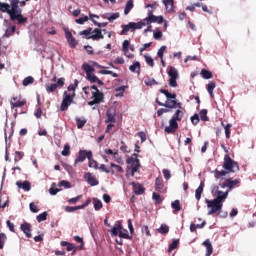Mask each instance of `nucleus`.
Masks as SVG:
<instances>
[{
	"label": "nucleus",
	"instance_id": "obj_41",
	"mask_svg": "<svg viewBox=\"0 0 256 256\" xmlns=\"http://www.w3.org/2000/svg\"><path fill=\"white\" fill-rule=\"evenodd\" d=\"M61 155H63V157H69V155H71V146L69 144L64 145Z\"/></svg>",
	"mask_w": 256,
	"mask_h": 256
},
{
	"label": "nucleus",
	"instance_id": "obj_6",
	"mask_svg": "<svg viewBox=\"0 0 256 256\" xmlns=\"http://www.w3.org/2000/svg\"><path fill=\"white\" fill-rule=\"evenodd\" d=\"M207 207L210 209L208 211V215H215V213H219L221 209H223V204L217 202V200H209L206 199Z\"/></svg>",
	"mask_w": 256,
	"mask_h": 256
},
{
	"label": "nucleus",
	"instance_id": "obj_29",
	"mask_svg": "<svg viewBox=\"0 0 256 256\" xmlns=\"http://www.w3.org/2000/svg\"><path fill=\"white\" fill-rule=\"evenodd\" d=\"M205 188V183L201 182L199 187L195 191V198L197 201L201 200V195L203 194V189Z\"/></svg>",
	"mask_w": 256,
	"mask_h": 256
},
{
	"label": "nucleus",
	"instance_id": "obj_42",
	"mask_svg": "<svg viewBox=\"0 0 256 256\" xmlns=\"http://www.w3.org/2000/svg\"><path fill=\"white\" fill-rule=\"evenodd\" d=\"M177 247H179V240L174 239L168 247V253L175 251V249H177Z\"/></svg>",
	"mask_w": 256,
	"mask_h": 256
},
{
	"label": "nucleus",
	"instance_id": "obj_18",
	"mask_svg": "<svg viewBox=\"0 0 256 256\" xmlns=\"http://www.w3.org/2000/svg\"><path fill=\"white\" fill-rule=\"evenodd\" d=\"M61 247H66V251H73L72 255H75L77 253V245L73 243H69L67 241H62L60 243Z\"/></svg>",
	"mask_w": 256,
	"mask_h": 256
},
{
	"label": "nucleus",
	"instance_id": "obj_58",
	"mask_svg": "<svg viewBox=\"0 0 256 256\" xmlns=\"http://www.w3.org/2000/svg\"><path fill=\"white\" fill-rule=\"evenodd\" d=\"M81 209L79 206H66L65 211L67 213H75V211H79Z\"/></svg>",
	"mask_w": 256,
	"mask_h": 256
},
{
	"label": "nucleus",
	"instance_id": "obj_22",
	"mask_svg": "<svg viewBox=\"0 0 256 256\" xmlns=\"http://www.w3.org/2000/svg\"><path fill=\"white\" fill-rule=\"evenodd\" d=\"M130 185H132L135 195H143V193H145L143 185L135 182H132Z\"/></svg>",
	"mask_w": 256,
	"mask_h": 256
},
{
	"label": "nucleus",
	"instance_id": "obj_25",
	"mask_svg": "<svg viewBox=\"0 0 256 256\" xmlns=\"http://www.w3.org/2000/svg\"><path fill=\"white\" fill-rule=\"evenodd\" d=\"M16 185L19 189H23L24 191H31V182L29 181H17Z\"/></svg>",
	"mask_w": 256,
	"mask_h": 256
},
{
	"label": "nucleus",
	"instance_id": "obj_9",
	"mask_svg": "<svg viewBox=\"0 0 256 256\" xmlns=\"http://www.w3.org/2000/svg\"><path fill=\"white\" fill-rule=\"evenodd\" d=\"M93 157V152L91 150H79L78 156L74 161V167H77L78 163H83L85 159H91Z\"/></svg>",
	"mask_w": 256,
	"mask_h": 256
},
{
	"label": "nucleus",
	"instance_id": "obj_8",
	"mask_svg": "<svg viewBox=\"0 0 256 256\" xmlns=\"http://www.w3.org/2000/svg\"><path fill=\"white\" fill-rule=\"evenodd\" d=\"M164 18L163 16H155L153 15V10L148 11V17L143 19L142 22L146 25H151V23H158V25H161L163 23Z\"/></svg>",
	"mask_w": 256,
	"mask_h": 256
},
{
	"label": "nucleus",
	"instance_id": "obj_21",
	"mask_svg": "<svg viewBox=\"0 0 256 256\" xmlns=\"http://www.w3.org/2000/svg\"><path fill=\"white\" fill-rule=\"evenodd\" d=\"M123 228V225H121V221H116L114 226L111 229V236L117 237L119 236V233H121V229Z\"/></svg>",
	"mask_w": 256,
	"mask_h": 256
},
{
	"label": "nucleus",
	"instance_id": "obj_38",
	"mask_svg": "<svg viewBox=\"0 0 256 256\" xmlns=\"http://www.w3.org/2000/svg\"><path fill=\"white\" fill-rule=\"evenodd\" d=\"M83 71H85L86 75H89L95 71V68H93L91 65L84 63L82 65Z\"/></svg>",
	"mask_w": 256,
	"mask_h": 256
},
{
	"label": "nucleus",
	"instance_id": "obj_13",
	"mask_svg": "<svg viewBox=\"0 0 256 256\" xmlns=\"http://www.w3.org/2000/svg\"><path fill=\"white\" fill-rule=\"evenodd\" d=\"M156 103L160 107H166L167 109H176L177 108V100H166L165 103L159 101V98H156Z\"/></svg>",
	"mask_w": 256,
	"mask_h": 256
},
{
	"label": "nucleus",
	"instance_id": "obj_23",
	"mask_svg": "<svg viewBox=\"0 0 256 256\" xmlns=\"http://www.w3.org/2000/svg\"><path fill=\"white\" fill-rule=\"evenodd\" d=\"M163 3L168 13H175V1L174 0H163Z\"/></svg>",
	"mask_w": 256,
	"mask_h": 256
},
{
	"label": "nucleus",
	"instance_id": "obj_36",
	"mask_svg": "<svg viewBox=\"0 0 256 256\" xmlns=\"http://www.w3.org/2000/svg\"><path fill=\"white\" fill-rule=\"evenodd\" d=\"M93 205L95 211H101V209H103V202L97 198H93Z\"/></svg>",
	"mask_w": 256,
	"mask_h": 256
},
{
	"label": "nucleus",
	"instance_id": "obj_39",
	"mask_svg": "<svg viewBox=\"0 0 256 256\" xmlns=\"http://www.w3.org/2000/svg\"><path fill=\"white\" fill-rule=\"evenodd\" d=\"M152 199L156 205H161V203H163V198H161V195L156 192H153Z\"/></svg>",
	"mask_w": 256,
	"mask_h": 256
},
{
	"label": "nucleus",
	"instance_id": "obj_4",
	"mask_svg": "<svg viewBox=\"0 0 256 256\" xmlns=\"http://www.w3.org/2000/svg\"><path fill=\"white\" fill-rule=\"evenodd\" d=\"M139 155L137 154H132L131 157H128L126 160L127 163V170H126V175H130L131 177H135V174L139 171V168L141 167V162H139V159L137 158Z\"/></svg>",
	"mask_w": 256,
	"mask_h": 256
},
{
	"label": "nucleus",
	"instance_id": "obj_62",
	"mask_svg": "<svg viewBox=\"0 0 256 256\" xmlns=\"http://www.w3.org/2000/svg\"><path fill=\"white\" fill-rule=\"evenodd\" d=\"M77 85H79V81L75 80L74 84H70L68 86V91H72V93H75V89H77Z\"/></svg>",
	"mask_w": 256,
	"mask_h": 256
},
{
	"label": "nucleus",
	"instance_id": "obj_54",
	"mask_svg": "<svg viewBox=\"0 0 256 256\" xmlns=\"http://www.w3.org/2000/svg\"><path fill=\"white\" fill-rule=\"evenodd\" d=\"M99 77H97L93 72H91L90 74L86 75V79L87 81H89L90 83H96L97 79Z\"/></svg>",
	"mask_w": 256,
	"mask_h": 256
},
{
	"label": "nucleus",
	"instance_id": "obj_47",
	"mask_svg": "<svg viewBox=\"0 0 256 256\" xmlns=\"http://www.w3.org/2000/svg\"><path fill=\"white\" fill-rule=\"evenodd\" d=\"M32 83H35V78H33L32 76H28L23 80L22 85L24 87H27L28 85H32Z\"/></svg>",
	"mask_w": 256,
	"mask_h": 256
},
{
	"label": "nucleus",
	"instance_id": "obj_48",
	"mask_svg": "<svg viewBox=\"0 0 256 256\" xmlns=\"http://www.w3.org/2000/svg\"><path fill=\"white\" fill-rule=\"evenodd\" d=\"M110 169H114V175L116 173H123V167H121V166H119V165H117L115 163H111L110 164Z\"/></svg>",
	"mask_w": 256,
	"mask_h": 256
},
{
	"label": "nucleus",
	"instance_id": "obj_44",
	"mask_svg": "<svg viewBox=\"0 0 256 256\" xmlns=\"http://www.w3.org/2000/svg\"><path fill=\"white\" fill-rule=\"evenodd\" d=\"M89 21V17L85 16V14H82L80 18L75 19V23L78 25H83L84 23H87Z\"/></svg>",
	"mask_w": 256,
	"mask_h": 256
},
{
	"label": "nucleus",
	"instance_id": "obj_12",
	"mask_svg": "<svg viewBox=\"0 0 256 256\" xmlns=\"http://www.w3.org/2000/svg\"><path fill=\"white\" fill-rule=\"evenodd\" d=\"M117 111L115 108H108L106 111V120L105 123H116Z\"/></svg>",
	"mask_w": 256,
	"mask_h": 256
},
{
	"label": "nucleus",
	"instance_id": "obj_61",
	"mask_svg": "<svg viewBox=\"0 0 256 256\" xmlns=\"http://www.w3.org/2000/svg\"><path fill=\"white\" fill-rule=\"evenodd\" d=\"M144 57H145V61H146L147 65L149 67H155V62L151 56H144Z\"/></svg>",
	"mask_w": 256,
	"mask_h": 256
},
{
	"label": "nucleus",
	"instance_id": "obj_31",
	"mask_svg": "<svg viewBox=\"0 0 256 256\" xmlns=\"http://www.w3.org/2000/svg\"><path fill=\"white\" fill-rule=\"evenodd\" d=\"M215 87H217V84L213 81H210L207 85V91L212 99H213V97H215V95L213 94Z\"/></svg>",
	"mask_w": 256,
	"mask_h": 256
},
{
	"label": "nucleus",
	"instance_id": "obj_52",
	"mask_svg": "<svg viewBox=\"0 0 256 256\" xmlns=\"http://www.w3.org/2000/svg\"><path fill=\"white\" fill-rule=\"evenodd\" d=\"M47 93H55L57 91V84H46Z\"/></svg>",
	"mask_w": 256,
	"mask_h": 256
},
{
	"label": "nucleus",
	"instance_id": "obj_14",
	"mask_svg": "<svg viewBox=\"0 0 256 256\" xmlns=\"http://www.w3.org/2000/svg\"><path fill=\"white\" fill-rule=\"evenodd\" d=\"M155 191L158 193H167V188H165V184H163L162 177H157L155 179Z\"/></svg>",
	"mask_w": 256,
	"mask_h": 256
},
{
	"label": "nucleus",
	"instance_id": "obj_5",
	"mask_svg": "<svg viewBox=\"0 0 256 256\" xmlns=\"http://www.w3.org/2000/svg\"><path fill=\"white\" fill-rule=\"evenodd\" d=\"M122 30L120 32V35H127L129 31H136V29H143L145 27V22L140 21V22H129L128 24H124L121 26Z\"/></svg>",
	"mask_w": 256,
	"mask_h": 256
},
{
	"label": "nucleus",
	"instance_id": "obj_46",
	"mask_svg": "<svg viewBox=\"0 0 256 256\" xmlns=\"http://www.w3.org/2000/svg\"><path fill=\"white\" fill-rule=\"evenodd\" d=\"M171 207L176 213H179V211H181V202L179 200H175L172 202Z\"/></svg>",
	"mask_w": 256,
	"mask_h": 256
},
{
	"label": "nucleus",
	"instance_id": "obj_28",
	"mask_svg": "<svg viewBox=\"0 0 256 256\" xmlns=\"http://www.w3.org/2000/svg\"><path fill=\"white\" fill-rule=\"evenodd\" d=\"M203 245L206 247V256H211L213 254V245L211 244V241L205 240Z\"/></svg>",
	"mask_w": 256,
	"mask_h": 256
},
{
	"label": "nucleus",
	"instance_id": "obj_40",
	"mask_svg": "<svg viewBox=\"0 0 256 256\" xmlns=\"http://www.w3.org/2000/svg\"><path fill=\"white\" fill-rule=\"evenodd\" d=\"M98 169H100V171L103 173H111V175H115V169H109L105 164H101Z\"/></svg>",
	"mask_w": 256,
	"mask_h": 256
},
{
	"label": "nucleus",
	"instance_id": "obj_63",
	"mask_svg": "<svg viewBox=\"0 0 256 256\" xmlns=\"http://www.w3.org/2000/svg\"><path fill=\"white\" fill-rule=\"evenodd\" d=\"M164 179H166V181H169V179H171V171L167 170V169H163L162 170Z\"/></svg>",
	"mask_w": 256,
	"mask_h": 256
},
{
	"label": "nucleus",
	"instance_id": "obj_1",
	"mask_svg": "<svg viewBox=\"0 0 256 256\" xmlns=\"http://www.w3.org/2000/svg\"><path fill=\"white\" fill-rule=\"evenodd\" d=\"M1 13H7L12 21H17L18 25H25L27 17L23 16V10L19 7V0H11L10 5L0 2Z\"/></svg>",
	"mask_w": 256,
	"mask_h": 256
},
{
	"label": "nucleus",
	"instance_id": "obj_34",
	"mask_svg": "<svg viewBox=\"0 0 256 256\" xmlns=\"http://www.w3.org/2000/svg\"><path fill=\"white\" fill-rule=\"evenodd\" d=\"M77 129H83L85 127V124L87 123V119L85 118H75Z\"/></svg>",
	"mask_w": 256,
	"mask_h": 256
},
{
	"label": "nucleus",
	"instance_id": "obj_50",
	"mask_svg": "<svg viewBox=\"0 0 256 256\" xmlns=\"http://www.w3.org/2000/svg\"><path fill=\"white\" fill-rule=\"evenodd\" d=\"M129 45H131V43L129 42V40H124L123 44H122V51L124 53V55H127V53H129Z\"/></svg>",
	"mask_w": 256,
	"mask_h": 256
},
{
	"label": "nucleus",
	"instance_id": "obj_53",
	"mask_svg": "<svg viewBox=\"0 0 256 256\" xmlns=\"http://www.w3.org/2000/svg\"><path fill=\"white\" fill-rule=\"evenodd\" d=\"M88 166L92 169H99V165L97 161L93 159V157H90V159H88Z\"/></svg>",
	"mask_w": 256,
	"mask_h": 256
},
{
	"label": "nucleus",
	"instance_id": "obj_59",
	"mask_svg": "<svg viewBox=\"0 0 256 256\" xmlns=\"http://www.w3.org/2000/svg\"><path fill=\"white\" fill-rule=\"evenodd\" d=\"M17 27L12 26L10 29H7L5 31L4 37H11V35H13V33H15Z\"/></svg>",
	"mask_w": 256,
	"mask_h": 256
},
{
	"label": "nucleus",
	"instance_id": "obj_43",
	"mask_svg": "<svg viewBox=\"0 0 256 256\" xmlns=\"http://www.w3.org/2000/svg\"><path fill=\"white\" fill-rule=\"evenodd\" d=\"M118 237H120L121 239H131V236L129 235V231L123 228L120 230Z\"/></svg>",
	"mask_w": 256,
	"mask_h": 256
},
{
	"label": "nucleus",
	"instance_id": "obj_11",
	"mask_svg": "<svg viewBox=\"0 0 256 256\" xmlns=\"http://www.w3.org/2000/svg\"><path fill=\"white\" fill-rule=\"evenodd\" d=\"M11 109H17V107H25L27 100H21V96H14L10 100Z\"/></svg>",
	"mask_w": 256,
	"mask_h": 256
},
{
	"label": "nucleus",
	"instance_id": "obj_20",
	"mask_svg": "<svg viewBox=\"0 0 256 256\" xmlns=\"http://www.w3.org/2000/svg\"><path fill=\"white\" fill-rule=\"evenodd\" d=\"M241 186V179H235L233 180L232 178H228V193L229 191H233L235 187H240Z\"/></svg>",
	"mask_w": 256,
	"mask_h": 256
},
{
	"label": "nucleus",
	"instance_id": "obj_56",
	"mask_svg": "<svg viewBox=\"0 0 256 256\" xmlns=\"http://www.w3.org/2000/svg\"><path fill=\"white\" fill-rule=\"evenodd\" d=\"M47 212H43L37 216L38 223H43V221H47Z\"/></svg>",
	"mask_w": 256,
	"mask_h": 256
},
{
	"label": "nucleus",
	"instance_id": "obj_30",
	"mask_svg": "<svg viewBox=\"0 0 256 256\" xmlns=\"http://www.w3.org/2000/svg\"><path fill=\"white\" fill-rule=\"evenodd\" d=\"M222 127H224L226 139H231V128L233 127L232 124H226L221 122Z\"/></svg>",
	"mask_w": 256,
	"mask_h": 256
},
{
	"label": "nucleus",
	"instance_id": "obj_33",
	"mask_svg": "<svg viewBox=\"0 0 256 256\" xmlns=\"http://www.w3.org/2000/svg\"><path fill=\"white\" fill-rule=\"evenodd\" d=\"M130 71H132V73H141V63L139 62H135L133 65H131L129 67Z\"/></svg>",
	"mask_w": 256,
	"mask_h": 256
},
{
	"label": "nucleus",
	"instance_id": "obj_45",
	"mask_svg": "<svg viewBox=\"0 0 256 256\" xmlns=\"http://www.w3.org/2000/svg\"><path fill=\"white\" fill-rule=\"evenodd\" d=\"M157 231L161 235H167V233H169V226L162 224Z\"/></svg>",
	"mask_w": 256,
	"mask_h": 256
},
{
	"label": "nucleus",
	"instance_id": "obj_60",
	"mask_svg": "<svg viewBox=\"0 0 256 256\" xmlns=\"http://www.w3.org/2000/svg\"><path fill=\"white\" fill-rule=\"evenodd\" d=\"M167 51V46H161L157 52L159 59H163V55Z\"/></svg>",
	"mask_w": 256,
	"mask_h": 256
},
{
	"label": "nucleus",
	"instance_id": "obj_51",
	"mask_svg": "<svg viewBox=\"0 0 256 256\" xmlns=\"http://www.w3.org/2000/svg\"><path fill=\"white\" fill-rule=\"evenodd\" d=\"M207 113H208L207 109H202L199 112L201 121H209V116H207Z\"/></svg>",
	"mask_w": 256,
	"mask_h": 256
},
{
	"label": "nucleus",
	"instance_id": "obj_3",
	"mask_svg": "<svg viewBox=\"0 0 256 256\" xmlns=\"http://www.w3.org/2000/svg\"><path fill=\"white\" fill-rule=\"evenodd\" d=\"M183 115H184L183 111L176 110L172 118L169 120V126L165 127V130H164L165 133H168V134L175 133V131L179 129V123H177V121H182Z\"/></svg>",
	"mask_w": 256,
	"mask_h": 256
},
{
	"label": "nucleus",
	"instance_id": "obj_10",
	"mask_svg": "<svg viewBox=\"0 0 256 256\" xmlns=\"http://www.w3.org/2000/svg\"><path fill=\"white\" fill-rule=\"evenodd\" d=\"M169 85L170 87H177V79H179V72L173 66H170L168 70Z\"/></svg>",
	"mask_w": 256,
	"mask_h": 256
},
{
	"label": "nucleus",
	"instance_id": "obj_37",
	"mask_svg": "<svg viewBox=\"0 0 256 256\" xmlns=\"http://www.w3.org/2000/svg\"><path fill=\"white\" fill-rule=\"evenodd\" d=\"M133 7H134L133 0H128L124 9V15H129Z\"/></svg>",
	"mask_w": 256,
	"mask_h": 256
},
{
	"label": "nucleus",
	"instance_id": "obj_16",
	"mask_svg": "<svg viewBox=\"0 0 256 256\" xmlns=\"http://www.w3.org/2000/svg\"><path fill=\"white\" fill-rule=\"evenodd\" d=\"M227 197H229V191L223 192L221 190H217L216 198L214 200L223 205V202L225 201V199H227Z\"/></svg>",
	"mask_w": 256,
	"mask_h": 256
},
{
	"label": "nucleus",
	"instance_id": "obj_2",
	"mask_svg": "<svg viewBox=\"0 0 256 256\" xmlns=\"http://www.w3.org/2000/svg\"><path fill=\"white\" fill-rule=\"evenodd\" d=\"M222 167L224 170H214L215 179H221V177H226V175H229V173H235V171H240L239 162H235V160L231 159V156H229V154H226L224 156V162Z\"/></svg>",
	"mask_w": 256,
	"mask_h": 256
},
{
	"label": "nucleus",
	"instance_id": "obj_32",
	"mask_svg": "<svg viewBox=\"0 0 256 256\" xmlns=\"http://www.w3.org/2000/svg\"><path fill=\"white\" fill-rule=\"evenodd\" d=\"M119 17H120L119 12H116L113 14L106 13L104 19H108L110 23H113V21H115V19H119Z\"/></svg>",
	"mask_w": 256,
	"mask_h": 256
},
{
	"label": "nucleus",
	"instance_id": "obj_19",
	"mask_svg": "<svg viewBox=\"0 0 256 256\" xmlns=\"http://www.w3.org/2000/svg\"><path fill=\"white\" fill-rule=\"evenodd\" d=\"M20 229H21V231H23L24 235H26V237L28 239H31V237H32V234H31V224L25 222V223L20 225Z\"/></svg>",
	"mask_w": 256,
	"mask_h": 256
},
{
	"label": "nucleus",
	"instance_id": "obj_17",
	"mask_svg": "<svg viewBox=\"0 0 256 256\" xmlns=\"http://www.w3.org/2000/svg\"><path fill=\"white\" fill-rule=\"evenodd\" d=\"M103 33H101V29L96 28L92 31V35L86 37V39H93V41H99V39H104Z\"/></svg>",
	"mask_w": 256,
	"mask_h": 256
},
{
	"label": "nucleus",
	"instance_id": "obj_27",
	"mask_svg": "<svg viewBox=\"0 0 256 256\" xmlns=\"http://www.w3.org/2000/svg\"><path fill=\"white\" fill-rule=\"evenodd\" d=\"M160 93L165 95L167 101H171V100H176L177 99V94H175V93L171 94L169 92V90H165V89L161 88L160 89Z\"/></svg>",
	"mask_w": 256,
	"mask_h": 256
},
{
	"label": "nucleus",
	"instance_id": "obj_57",
	"mask_svg": "<svg viewBox=\"0 0 256 256\" xmlns=\"http://www.w3.org/2000/svg\"><path fill=\"white\" fill-rule=\"evenodd\" d=\"M5 241H7V235L5 233H0V249L5 247Z\"/></svg>",
	"mask_w": 256,
	"mask_h": 256
},
{
	"label": "nucleus",
	"instance_id": "obj_64",
	"mask_svg": "<svg viewBox=\"0 0 256 256\" xmlns=\"http://www.w3.org/2000/svg\"><path fill=\"white\" fill-rule=\"evenodd\" d=\"M191 122H192L194 125H199V115H198V114H194V115L191 117Z\"/></svg>",
	"mask_w": 256,
	"mask_h": 256
},
{
	"label": "nucleus",
	"instance_id": "obj_55",
	"mask_svg": "<svg viewBox=\"0 0 256 256\" xmlns=\"http://www.w3.org/2000/svg\"><path fill=\"white\" fill-rule=\"evenodd\" d=\"M15 155H16L14 158L15 163H19V161H21V159H23V157H25V153H23L21 151H16Z\"/></svg>",
	"mask_w": 256,
	"mask_h": 256
},
{
	"label": "nucleus",
	"instance_id": "obj_24",
	"mask_svg": "<svg viewBox=\"0 0 256 256\" xmlns=\"http://www.w3.org/2000/svg\"><path fill=\"white\" fill-rule=\"evenodd\" d=\"M66 39L69 43V46L73 49L77 47V41L75 40V37H73V34L69 31H66Z\"/></svg>",
	"mask_w": 256,
	"mask_h": 256
},
{
	"label": "nucleus",
	"instance_id": "obj_26",
	"mask_svg": "<svg viewBox=\"0 0 256 256\" xmlns=\"http://www.w3.org/2000/svg\"><path fill=\"white\" fill-rule=\"evenodd\" d=\"M92 95L96 103H103V100L105 99L103 92L97 90V92H92Z\"/></svg>",
	"mask_w": 256,
	"mask_h": 256
},
{
	"label": "nucleus",
	"instance_id": "obj_49",
	"mask_svg": "<svg viewBox=\"0 0 256 256\" xmlns=\"http://www.w3.org/2000/svg\"><path fill=\"white\" fill-rule=\"evenodd\" d=\"M144 83L147 87H153V85H159V83L153 78H147L144 80Z\"/></svg>",
	"mask_w": 256,
	"mask_h": 256
},
{
	"label": "nucleus",
	"instance_id": "obj_15",
	"mask_svg": "<svg viewBox=\"0 0 256 256\" xmlns=\"http://www.w3.org/2000/svg\"><path fill=\"white\" fill-rule=\"evenodd\" d=\"M84 179L85 181H87L88 184H90L91 187L99 185V181L95 176H93V174H91V172L85 173Z\"/></svg>",
	"mask_w": 256,
	"mask_h": 256
},
{
	"label": "nucleus",
	"instance_id": "obj_35",
	"mask_svg": "<svg viewBox=\"0 0 256 256\" xmlns=\"http://www.w3.org/2000/svg\"><path fill=\"white\" fill-rule=\"evenodd\" d=\"M200 75L203 79H213V73L207 69H202Z\"/></svg>",
	"mask_w": 256,
	"mask_h": 256
},
{
	"label": "nucleus",
	"instance_id": "obj_7",
	"mask_svg": "<svg viewBox=\"0 0 256 256\" xmlns=\"http://www.w3.org/2000/svg\"><path fill=\"white\" fill-rule=\"evenodd\" d=\"M73 99H75V93H67V91H65L63 93V100L62 103L60 105V111H67V109H69V106L71 105V103H73Z\"/></svg>",
	"mask_w": 256,
	"mask_h": 256
}]
</instances>
